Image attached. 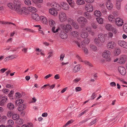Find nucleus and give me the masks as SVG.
I'll return each mask as SVG.
<instances>
[{
    "mask_svg": "<svg viewBox=\"0 0 127 127\" xmlns=\"http://www.w3.org/2000/svg\"><path fill=\"white\" fill-rule=\"evenodd\" d=\"M13 3L14 9L17 12H19L20 9H21V2L18 0H15Z\"/></svg>",
    "mask_w": 127,
    "mask_h": 127,
    "instance_id": "f257e3e1",
    "label": "nucleus"
},
{
    "mask_svg": "<svg viewBox=\"0 0 127 127\" xmlns=\"http://www.w3.org/2000/svg\"><path fill=\"white\" fill-rule=\"evenodd\" d=\"M77 20L79 23L84 25L88 22L87 19L83 17H79Z\"/></svg>",
    "mask_w": 127,
    "mask_h": 127,
    "instance_id": "f03ea898",
    "label": "nucleus"
},
{
    "mask_svg": "<svg viewBox=\"0 0 127 127\" xmlns=\"http://www.w3.org/2000/svg\"><path fill=\"white\" fill-rule=\"evenodd\" d=\"M62 29L66 33H67L69 31H71L72 28L70 25L67 24L66 25H63Z\"/></svg>",
    "mask_w": 127,
    "mask_h": 127,
    "instance_id": "7ed1b4c3",
    "label": "nucleus"
},
{
    "mask_svg": "<svg viewBox=\"0 0 127 127\" xmlns=\"http://www.w3.org/2000/svg\"><path fill=\"white\" fill-rule=\"evenodd\" d=\"M59 18L60 21L62 22L65 21L67 19L66 14L63 12H61L59 13Z\"/></svg>",
    "mask_w": 127,
    "mask_h": 127,
    "instance_id": "20e7f679",
    "label": "nucleus"
},
{
    "mask_svg": "<svg viewBox=\"0 0 127 127\" xmlns=\"http://www.w3.org/2000/svg\"><path fill=\"white\" fill-rule=\"evenodd\" d=\"M17 12L20 14H24L26 15L30 14V12L29 9L25 7L21 8V9H20L19 12Z\"/></svg>",
    "mask_w": 127,
    "mask_h": 127,
    "instance_id": "39448f33",
    "label": "nucleus"
},
{
    "mask_svg": "<svg viewBox=\"0 0 127 127\" xmlns=\"http://www.w3.org/2000/svg\"><path fill=\"white\" fill-rule=\"evenodd\" d=\"M85 9L88 12H91L93 10V7L92 5L89 3H87L85 6Z\"/></svg>",
    "mask_w": 127,
    "mask_h": 127,
    "instance_id": "423d86ee",
    "label": "nucleus"
},
{
    "mask_svg": "<svg viewBox=\"0 0 127 127\" xmlns=\"http://www.w3.org/2000/svg\"><path fill=\"white\" fill-rule=\"evenodd\" d=\"M115 22L116 24L119 26H122L123 24V20L120 18H117L116 19Z\"/></svg>",
    "mask_w": 127,
    "mask_h": 127,
    "instance_id": "0eeeda50",
    "label": "nucleus"
},
{
    "mask_svg": "<svg viewBox=\"0 0 127 127\" xmlns=\"http://www.w3.org/2000/svg\"><path fill=\"white\" fill-rule=\"evenodd\" d=\"M32 18L36 21H39L40 18L38 15L35 12L31 14Z\"/></svg>",
    "mask_w": 127,
    "mask_h": 127,
    "instance_id": "6e6552de",
    "label": "nucleus"
},
{
    "mask_svg": "<svg viewBox=\"0 0 127 127\" xmlns=\"http://www.w3.org/2000/svg\"><path fill=\"white\" fill-rule=\"evenodd\" d=\"M118 71L122 75H125L126 73V70L125 68L122 66H120L118 67Z\"/></svg>",
    "mask_w": 127,
    "mask_h": 127,
    "instance_id": "1a4fd4ad",
    "label": "nucleus"
},
{
    "mask_svg": "<svg viewBox=\"0 0 127 127\" xmlns=\"http://www.w3.org/2000/svg\"><path fill=\"white\" fill-rule=\"evenodd\" d=\"M89 39L88 38L84 39L81 42V46L82 48H83L84 47L86 46V44H87L89 43Z\"/></svg>",
    "mask_w": 127,
    "mask_h": 127,
    "instance_id": "9d476101",
    "label": "nucleus"
},
{
    "mask_svg": "<svg viewBox=\"0 0 127 127\" xmlns=\"http://www.w3.org/2000/svg\"><path fill=\"white\" fill-rule=\"evenodd\" d=\"M127 57L125 55H122L121 56L118 62L121 64H124L126 62Z\"/></svg>",
    "mask_w": 127,
    "mask_h": 127,
    "instance_id": "9b49d317",
    "label": "nucleus"
},
{
    "mask_svg": "<svg viewBox=\"0 0 127 127\" xmlns=\"http://www.w3.org/2000/svg\"><path fill=\"white\" fill-rule=\"evenodd\" d=\"M80 36L83 38H86L88 36V34L86 31L83 29L81 32Z\"/></svg>",
    "mask_w": 127,
    "mask_h": 127,
    "instance_id": "f8f14e48",
    "label": "nucleus"
},
{
    "mask_svg": "<svg viewBox=\"0 0 127 127\" xmlns=\"http://www.w3.org/2000/svg\"><path fill=\"white\" fill-rule=\"evenodd\" d=\"M110 53L108 51H105L102 54V57L105 58H109L110 56Z\"/></svg>",
    "mask_w": 127,
    "mask_h": 127,
    "instance_id": "ddd939ff",
    "label": "nucleus"
},
{
    "mask_svg": "<svg viewBox=\"0 0 127 127\" xmlns=\"http://www.w3.org/2000/svg\"><path fill=\"white\" fill-rule=\"evenodd\" d=\"M61 5L62 6V8L65 10H68L69 8V6L65 2H62L61 3Z\"/></svg>",
    "mask_w": 127,
    "mask_h": 127,
    "instance_id": "4468645a",
    "label": "nucleus"
},
{
    "mask_svg": "<svg viewBox=\"0 0 127 127\" xmlns=\"http://www.w3.org/2000/svg\"><path fill=\"white\" fill-rule=\"evenodd\" d=\"M98 37L100 41L102 42H104L105 40V36L104 34L100 33L98 35Z\"/></svg>",
    "mask_w": 127,
    "mask_h": 127,
    "instance_id": "2eb2a0df",
    "label": "nucleus"
},
{
    "mask_svg": "<svg viewBox=\"0 0 127 127\" xmlns=\"http://www.w3.org/2000/svg\"><path fill=\"white\" fill-rule=\"evenodd\" d=\"M52 7L56 10L59 11L61 9L60 5L58 3H55L52 5Z\"/></svg>",
    "mask_w": 127,
    "mask_h": 127,
    "instance_id": "dca6fc26",
    "label": "nucleus"
},
{
    "mask_svg": "<svg viewBox=\"0 0 127 127\" xmlns=\"http://www.w3.org/2000/svg\"><path fill=\"white\" fill-rule=\"evenodd\" d=\"M106 6L107 8L109 10H110L112 9L113 7V4L109 0L107 1Z\"/></svg>",
    "mask_w": 127,
    "mask_h": 127,
    "instance_id": "f3484780",
    "label": "nucleus"
},
{
    "mask_svg": "<svg viewBox=\"0 0 127 127\" xmlns=\"http://www.w3.org/2000/svg\"><path fill=\"white\" fill-rule=\"evenodd\" d=\"M17 56L16 55H13L8 56L6 57L4 59V61L5 62H6L8 61L12 60L16 58L17 57Z\"/></svg>",
    "mask_w": 127,
    "mask_h": 127,
    "instance_id": "a211bd4d",
    "label": "nucleus"
},
{
    "mask_svg": "<svg viewBox=\"0 0 127 127\" xmlns=\"http://www.w3.org/2000/svg\"><path fill=\"white\" fill-rule=\"evenodd\" d=\"M49 12L51 14L54 16H56L58 13L57 11L53 8H51L49 10Z\"/></svg>",
    "mask_w": 127,
    "mask_h": 127,
    "instance_id": "6ab92c4d",
    "label": "nucleus"
},
{
    "mask_svg": "<svg viewBox=\"0 0 127 127\" xmlns=\"http://www.w3.org/2000/svg\"><path fill=\"white\" fill-rule=\"evenodd\" d=\"M60 36L63 39H65L67 37L66 33L63 31H61L60 33Z\"/></svg>",
    "mask_w": 127,
    "mask_h": 127,
    "instance_id": "aec40b11",
    "label": "nucleus"
},
{
    "mask_svg": "<svg viewBox=\"0 0 127 127\" xmlns=\"http://www.w3.org/2000/svg\"><path fill=\"white\" fill-rule=\"evenodd\" d=\"M115 46V43L113 41H111L109 42L107 45V47L109 49H112Z\"/></svg>",
    "mask_w": 127,
    "mask_h": 127,
    "instance_id": "412c9836",
    "label": "nucleus"
},
{
    "mask_svg": "<svg viewBox=\"0 0 127 127\" xmlns=\"http://www.w3.org/2000/svg\"><path fill=\"white\" fill-rule=\"evenodd\" d=\"M7 100V98H5V97H3L2 100L0 101V106H4V103Z\"/></svg>",
    "mask_w": 127,
    "mask_h": 127,
    "instance_id": "4be33fe9",
    "label": "nucleus"
},
{
    "mask_svg": "<svg viewBox=\"0 0 127 127\" xmlns=\"http://www.w3.org/2000/svg\"><path fill=\"white\" fill-rule=\"evenodd\" d=\"M7 106V108L10 110H13L14 108V105L13 103H8Z\"/></svg>",
    "mask_w": 127,
    "mask_h": 127,
    "instance_id": "5701e85b",
    "label": "nucleus"
},
{
    "mask_svg": "<svg viewBox=\"0 0 127 127\" xmlns=\"http://www.w3.org/2000/svg\"><path fill=\"white\" fill-rule=\"evenodd\" d=\"M26 107L25 104H23L20 105L18 108V110L19 111H21L25 109Z\"/></svg>",
    "mask_w": 127,
    "mask_h": 127,
    "instance_id": "b1692460",
    "label": "nucleus"
},
{
    "mask_svg": "<svg viewBox=\"0 0 127 127\" xmlns=\"http://www.w3.org/2000/svg\"><path fill=\"white\" fill-rule=\"evenodd\" d=\"M29 10L30 12L32 13H34L36 11V8L34 7L31 6L29 7Z\"/></svg>",
    "mask_w": 127,
    "mask_h": 127,
    "instance_id": "393cba45",
    "label": "nucleus"
},
{
    "mask_svg": "<svg viewBox=\"0 0 127 127\" xmlns=\"http://www.w3.org/2000/svg\"><path fill=\"white\" fill-rule=\"evenodd\" d=\"M108 18L109 21L112 22H115V19L114 16L112 15H109L108 17Z\"/></svg>",
    "mask_w": 127,
    "mask_h": 127,
    "instance_id": "a878e982",
    "label": "nucleus"
},
{
    "mask_svg": "<svg viewBox=\"0 0 127 127\" xmlns=\"http://www.w3.org/2000/svg\"><path fill=\"white\" fill-rule=\"evenodd\" d=\"M79 35V33L76 31H73L71 33V35L74 37H77Z\"/></svg>",
    "mask_w": 127,
    "mask_h": 127,
    "instance_id": "bb28decb",
    "label": "nucleus"
},
{
    "mask_svg": "<svg viewBox=\"0 0 127 127\" xmlns=\"http://www.w3.org/2000/svg\"><path fill=\"white\" fill-rule=\"evenodd\" d=\"M40 19H41L42 22L43 24H46L47 23V21L46 17L42 16L40 17Z\"/></svg>",
    "mask_w": 127,
    "mask_h": 127,
    "instance_id": "cd10ccee",
    "label": "nucleus"
},
{
    "mask_svg": "<svg viewBox=\"0 0 127 127\" xmlns=\"http://www.w3.org/2000/svg\"><path fill=\"white\" fill-rule=\"evenodd\" d=\"M80 70V68L79 65H77L75 66L73 68V71L75 73L78 72Z\"/></svg>",
    "mask_w": 127,
    "mask_h": 127,
    "instance_id": "c85d7f7f",
    "label": "nucleus"
},
{
    "mask_svg": "<svg viewBox=\"0 0 127 127\" xmlns=\"http://www.w3.org/2000/svg\"><path fill=\"white\" fill-rule=\"evenodd\" d=\"M76 2L77 5H81L85 3V1L83 0H77Z\"/></svg>",
    "mask_w": 127,
    "mask_h": 127,
    "instance_id": "c756f323",
    "label": "nucleus"
},
{
    "mask_svg": "<svg viewBox=\"0 0 127 127\" xmlns=\"http://www.w3.org/2000/svg\"><path fill=\"white\" fill-rule=\"evenodd\" d=\"M8 123L9 125L6 126L8 127H13L12 126L14 124V122L13 120H9L8 121Z\"/></svg>",
    "mask_w": 127,
    "mask_h": 127,
    "instance_id": "7c9ffc66",
    "label": "nucleus"
},
{
    "mask_svg": "<svg viewBox=\"0 0 127 127\" xmlns=\"http://www.w3.org/2000/svg\"><path fill=\"white\" fill-rule=\"evenodd\" d=\"M105 28L108 31H111L113 29V27L110 24H108L106 25Z\"/></svg>",
    "mask_w": 127,
    "mask_h": 127,
    "instance_id": "2f4dec72",
    "label": "nucleus"
},
{
    "mask_svg": "<svg viewBox=\"0 0 127 127\" xmlns=\"http://www.w3.org/2000/svg\"><path fill=\"white\" fill-rule=\"evenodd\" d=\"M94 14L95 15L96 17H100L101 15V13L100 11L97 10L95 11Z\"/></svg>",
    "mask_w": 127,
    "mask_h": 127,
    "instance_id": "473e14b6",
    "label": "nucleus"
},
{
    "mask_svg": "<svg viewBox=\"0 0 127 127\" xmlns=\"http://www.w3.org/2000/svg\"><path fill=\"white\" fill-rule=\"evenodd\" d=\"M84 15L85 17L88 19H90L91 18L90 14L87 12H84Z\"/></svg>",
    "mask_w": 127,
    "mask_h": 127,
    "instance_id": "72a5a7b5",
    "label": "nucleus"
},
{
    "mask_svg": "<svg viewBox=\"0 0 127 127\" xmlns=\"http://www.w3.org/2000/svg\"><path fill=\"white\" fill-rule=\"evenodd\" d=\"M7 5L9 8L11 10L14 9L13 3H8Z\"/></svg>",
    "mask_w": 127,
    "mask_h": 127,
    "instance_id": "f704fd0d",
    "label": "nucleus"
},
{
    "mask_svg": "<svg viewBox=\"0 0 127 127\" xmlns=\"http://www.w3.org/2000/svg\"><path fill=\"white\" fill-rule=\"evenodd\" d=\"M96 19L98 23L101 24L103 23V20L102 18L98 17Z\"/></svg>",
    "mask_w": 127,
    "mask_h": 127,
    "instance_id": "c9c22d12",
    "label": "nucleus"
},
{
    "mask_svg": "<svg viewBox=\"0 0 127 127\" xmlns=\"http://www.w3.org/2000/svg\"><path fill=\"white\" fill-rule=\"evenodd\" d=\"M118 44L121 46L123 47L126 44V42L123 41H119L118 42Z\"/></svg>",
    "mask_w": 127,
    "mask_h": 127,
    "instance_id": "e433bc0d",
    "label": "nucleus"
},
{
    "mask_svg": "<svg viewBox=\"0 0 127 127\" xmlns=\"http://www.w3.org/2000/svg\"><path fill=\"white\" fill-rule=\"evenodd\" d=\"M94 42L95 44L98 45L100 46V43L97 38H95L94 40Z\"/></svg>",
    "mask_w": 127,
    "mask_h": 127,
    "instance_id": "4c0bfd02",
    "label": "nucleus"
},
{
    "mask_svg": "<svg viewBox=\"0 0 127 127\" xmlns=\"http://www.w3.org/2000/svg\"><path fill=\"white\" fill-rule=\"evenodd\" d=\"M19 116L18 114H14L12 116V119L14 120H16L19 118Z\"/></svg>",
    "mask_w": 127,
    "mask_h": 127,
    "instance_id": "58836bf2",
    "label": "nucleus"
},
{
    "mask_svg": "<svg viewBox=\"0 0 127 127\" xmlns=\"http://www.w3.org/2000/svg\"><path fill=\"white\" fill-rule=\"evenodd\" d=\"M67 22L68 23L72 25L75 22L74 20L71 18H69L68 19Z\"/></svg>",
    "mask_w": 127,
    "mask_h": 127,
    "instance_id": "ea45409f",
    "label": "nucleus"
},
{
    "mask_svg": "<svg viewBox=\"0 0 127 127\" xmlns=\"http://www.w3.org/2000/svg\"><path fill=\"white\" fill-rule=\"evenodd\" d=\"M120 52L121 51L120 49H116L115 51V55L117 56L120 54Z\"/></svg>",
    "mask_w": 127,
    "mask_h": 127,
    "instance_id": "a19ab883",
    "label": "nucleus"
},
{
    "mask_svg": "<svg viewBox=\"0 0 127 127\" xmlns=\"http://www.w3.org/2000/svg\"><path fill=\"white\" fill-rule=\"evenodd\" d=\"M23 30L27 32H31L32 33H34L35 32V31L33 30H32L28 28H25L23 29Z\"/></svg>",
    "mask_w": 127,
    "mask_h": 127,
    "instance_id": "79ce46f5",
    "label": "nucleus"
},
{
    "mask_svg": "<svg viewBox=\"0 0 127 127\" xmlns=\"http://www.w3.org/2000/svg\"><path fill=\"white\" fill-rule=\"evenodd\" d=\"M74 122V121L72 120H71L68 121L66 124L64 125L63 127H66V126L70 124H71L73 123Z\"/></svg>",
    "mask_w": 127,
    "mask_h": 127,
    "instance_id": "37998d69",
    "label": "nucleus"
},
{
    "mask_svg": "<svg viewBox=\"0 0 127 127\" xmlns=\"http://www.w3.org/2000/svg\"><path fill=\"white\" fill-rule=\"evenodd\" d=\"M116 7L118 10H119L120 8V3L119 2H118L116 3Z\"/></svg>",
    "mask_w": 127,
    "mask_h": 127,
    "instance_id": "c03bdc74",
    "label": "nucleus"
},
{
    "mask_svg": "<svg viewBox=\"0 0 127 127\" xmlns=\"http://www.w3.org/2000/svg\"><path fill=\"white\" fill-rule=\"evenodd\" d=\"M49 25L51 26H53L55 24V22L53 20H51L49 21Z\"/></svg>",
    "mask_w": 127,
    "mask_h": 127,
    "instance_id": "a18cd8bd",
    "label": "nucleus"
},
{
    "mask_svg": "<svg viewBox=\"0 0 127 127\" xmlns=\"http://www.w3.org/2000/svg\"><path fill=\"white\" fill-rule=\"evenodd\" d=\"M73 27L76 29H78L79 28V26L78 24L75 22L72 25Z\"/></svg>",
    "mask_w": 127,
    "mask_h": 127,
    "instance_id": "49530a36",
    "label": "nucleus"
},
{
    "mask_svg": "<svg viewBox=\"0 0 127 127\" xmlns=\"http://www.w3.org/2000/svg\"><path fill=\"white\" fill-rule=\"evenodd\" d=\"M86 30L88 32H91L92 31L91 28L88 27H86L85 28L84 30Z\"/></svg>",
    "mask_w": 127,
    "mask_h": 127,
    "instance_id": "de8ad7c7",
    "label": "nucleus"
},
{
    "mask_svg": "<svg viewBox=\"0 0 127 127\" xmlns=\"http://www.w3.org/2000/svg\"><path fill=\"white\" fill-rule=\"evenodd\" d=\"M123 29L125 32L127 33V23L124 24L123 27Z\"/></svg>",
    "mask_w": 127,
    "mask_h": 127,
    "instance_id": "09e8293b",
    "label": "nucleus"
},
{
    "mask_svg": "<svg viewBox=\"0 0 127 127\" xmlns=\"http://www.w3.org/2000/svg\"><path fill=\"white\" fill-rule=\"evenodd\" d=\"M25 4L28 5H31V2L30 0H25Z\"/></svg>",
    "mask_w": 127,
    "mask_h": 127,
    "instance_id": "8fccbe9b",
    "label": "nucleus"
},
{
    "mask_svg": "<svg viewBox=\"0 0 127 127\" xmlns=\"http://www.w3.org/2000/svg\"><path fill=\"white\" fill-rule=\"evenodd\" d=\"M17 122L19 125H21L23 124V120L21 119H19L17 120Z\"/></svg>",
    "mask_w": 127,
    "mask_h": 127,
    "instance_id": "3c124183",
    "label": "nucleus"
},
{
    "mask_svg": "<svg viewBox=\"0 0 127 127\" xmlns=\"http://www.w3.org/2000/svg\"><path fill=\"white\" fill-rule=\"evenodd\" d=\"M15 96L18 98H19L21 97L22 95L20 93L17 92L15 94Z\"/></svg>",
    "mask_w": 127,
    "mask_h": 127,
    "instance_id": "603ef678",
    "label": "nucleus"
},
{
    "mask_svg": "<svg viewBox=\"0 0 127 127\" xmlns=\"http://www.w3.org/2000/svg\"><path fill=\"white\" fill-rule=\"evenodd\" d=\"M90 48L91 49H92L93 50L95 51L96 50V47L93 45H90Z\"/></svg>",
    "mask_w": 127,
    "mask_h": 127,
    "instance_id": "864d4df0",
    "label": "nucleus"
},
{
    "mask_svg": "<svg viewBox=\"0 0 127 127\" xmlns=\"http://www.w3.org/2000/svg\"><path fill=\"white\" fill-rule=\"evenodd\" d=\"M91 26L94 29L97 28V25L94 23H92L91 24Z\"/></svg>",
    "mask_w": 127,
    "mask_h": 127,
    "instance_id": "5fc2aeb1",
    "label": "nucleus"
},
{
    "mask_svg": "<svg viewBox=\"0 0 127 127\" xmlns=\"http://www.w3.org/2000/svg\"><path fill=\"white\" fill-rule=\"evenodd\" d=\"M33 2L35 3H37V2L41 3L43 2V0H32Z\"/></svg>",
    "mask_w": 127,
    "mask_h": 127,
    "instance_id": "6e6d98bb",
    "label": "nucleus"
},
{
    "mask_svg": "<svg viewBox=\"0 0 127 127\" xmlns=\"http://www.w3.org/2000/svg\"><path fill=\"white\" fill-rule=\"evenodd\" d=\"M87 111V110H86L83 112L79 114L78 116V117H79L83 115L84 114L86 113V112Z\"/></svg>",
    "mask_w": 127,
    "mask_h": 127,
    "instance_id": "4d7b16f0",
    "label": "nucleus"
},
{
    "mask_svg": "<svg viewBox=\"0 0 127 127\" xmlns=\"http://www.w3.org/2000/svg\"><path fill=\"white\" fill-rule=\"evenodd\" d=\"M97 120L96 119H95L93 121H92L90 123V126H91L92 125L94 124H95V123H96V121Z\"/></svg>",
    "mask_w": 127,
    "mask_h": 127,
    "instance_id": "13d9d810",
    "label": "nucleus"
},
{
    "mask_svg": "<svg viewBox=\"0 0 127 127\" xmlns=\"http://www.w3.org/2000/svg\"><path fill=\"white\" fill-rule=\"evenodd\" d=\"M52 76V74H49L46 75L45 76L44 78L45 79H47L49 78L50 77H51Z\"/></svg>",
    "mask_w": 127,
    "mask_h": 127,
    "instance_id": "bf43d9fd",
    "label": "nucleus"
},
{
    "mask_svg": "<svg viewBox=\"0 0 127 127\" xmlns=\"http://www.w3.org/2000/svg\"><path fill=\"white\" fill-rule=\"evenodd\" d=\"M69 5H70L71 7L73 8L75 5V4L74 3V1H73L71 3H70V4L69 3Z\"/></svg>",
    "mask_w": 127,
    "mask_h": 127,
    "instance_id": "052dcab7",
    "label": "nucleus"
},
{
    "mask_svg": "<svg viewBox=\"0 0 127 127\" xmlns=\"http://www.w3.org/2000/svg\"><path fill=\"white\" fill-rule=\"evenodd\" d=\"M7 114L8 117H10L11 116H13V112L10 111H8Z\"/></svg>",
    "mask_w": 127,
    "mask_h": 127,
    "instance_id": "680f3d73",
    "label": "nucleus"
},
{
    "mask_svg": "<svg viewBox=\"0 0 127 127\" xmlns=\"http://www.w3.org/2000/svg\"><path fill=\"white\" fill-rule=\"evenodd\" d=\"M64 56L65 54H61L60 56V60H61L62 61H63Z\"/></svg>",
    "mask_w": 127,
    "mask_h": 127,
    "instance_id": "e2e57ef3",
    "label": "nucleus"
},
{
    "mask_svg": "<svg viewBox=\"0 0 127 127\" xmlns=\"http://www.w3.org/2000/svg\"><path fill=\"white\" fill-rule=\"evenodd\" d=\"M60 78V76L59 74H56L54 76V78L56 80H57L59 79Z\"/></svg>",
    "mask_w": 127,
    "mask_h": 127,
    "instance_id": "0e129e2a",
    "label": "nucleus"
},
{
    "mask_svg": "<svg viewBox=\"0 0 127 127\" xmlns=\"http://www.w3.org/2000/svg\"><path fill=\"white\" fill-rule=\"evenodd\" d=\"M83 48V50L84 51V53L86 54L88 53V49L87 48H85V47H84Z\"/></svg>",
    "mask_w": 127,
    "mask_h": 127,
    "instance_id": "69168bd1",
    "label": "nucleus"
},
{
    "mask_svg": "<svg viewBox=\"0 0 127 127\" xmlns=\"http://www.w3.org/2000/svg\"><path fill=\"white\" fill-rule=\"evenodd\" d=\"M20 99H19V100H16V101L15 102V104L17 105H19L20 104Z\"/></svg>",
    "mask_w": 127,
    "mask_h": 127,
    "instance_id": "338daca9",
    "label": "nucleus"
},
{
    "mask_svg": "<svg viewBox=\"0 0 127 127\" xmlns=\"http://www.w3.org/2000/svg\"><path fill=\"white\" fill-rule=\"evenodd\" d=\"M13 93L14 91H11L8 94V96L9 97L12 96V94Z\"/></svg>",
    "mask_w": 127,
    "mask_h": 127,
    "instance_id": "774afa93",
    "label": "nucleus"
}]
</instances>
